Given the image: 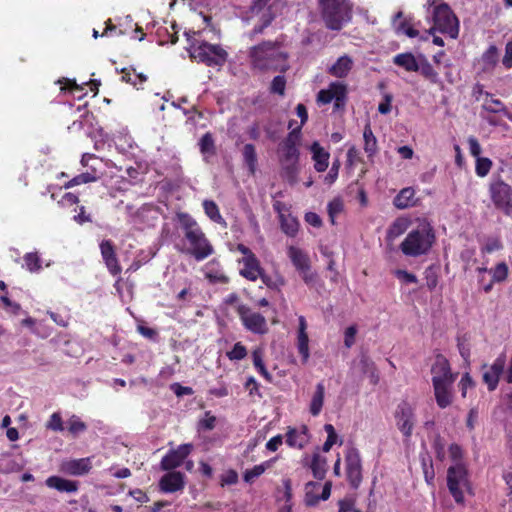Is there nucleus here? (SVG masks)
<instances>
[{"label":"nucleus","mask_w":512,"mask_h":512,"mask_svg":"<svg viewBox=\"0 0 512 512\" xmlns=\"http://www.w3.org/2000/svg\"><path fill=\"white\" fill-rule=\"evenodd\" d=\"M433 20L434 26L430 28V34L433 35L434 31H439L452 39L458 37L459 21L447 4H440L434 8Z\"/></svg>","instance_id":"9"},{"label":"nucleus","mask_w":512,"mask_h":512,"mask_svg":"<svg viewBox=\"0 0 512 512\" xmlns=\"http://www.w3.org/2000/svg\"><path fill=\"white\" fill-rule=\"evenodd\" d=\"M46 429L51 430L53 432H63V420L61 414L59 412H54L49 420L45 424Z\"/></svg>","instance_id":"48"},{"label":"nucleus","mask_w":512,"mask_h":512,"mask_svg":"<svg viewBox=\"0 0 512 512\" xmlns=\"http://www.w3.org/2000/svg\"><path fill=\"white\" fill-rule=\"evenodd\" d=\"M325 397V386L323 382H319L316 385L315 392L312 395L309 412L312 416H318L322 410Z\"/></svg>","instance_id":"28"},{"label":"nucleus","mask_w":512,"mask_h":512,"mask_svg":"<svg viewBox=\"0 0 512 512\" xmlns=\"http://www.w3.org/2000/svg\"><path fill=\"white\" fill-rule=\"evenodd\" d=\"M286 87V79L282 75H278L274 77V79L271 82L270 90L272 93H276L279 95H284Z\"/></svg>","instance_id":"56"},{"label":"nucleus","mask_w":512,"mask_h":512,"mask_svg":"<svg viewBox=\"0 0 512 512\" xmlns=\"http://www.w3.org/2000/svg\"><path fill=\"white\" fill-rule=\"evenodd\" d=\"M432 384L437 405L441 409H445L450 406L453 402L454 383H442L440 380H435Z\"/></svg>","instance_id":"18"},{"label":"nucleus","mask_w":512,"mask_h":512,"mask_svg":"<svg viewBox=\"0 0 512 512\" xmlns=\"http://www.w3.org/2000/svg\"><path fill=\"white\" fill-rule=\"evenodd\" d=\"M360 369L364 374L369 373L370 371L376 368L375 363L370 359L369 356L363 354L359 360Z\"/></svg>","instance_id":"63"},{"label":"nucleus","mask_w":512,"mask_h":512,"mask_svg":"<svg viewBox=\"0 0 512 512\" xmlns=\"http://www.w3.org/2000/svg\"><path fill=\"white\" fill-rule=\"evenodd\" d=\"M177 219L188 243V246L181 248L180 251L193 256L197 261L212 255L214 249L197 222L187 213H178Z\"/></svg>","instance_id":"1"},{"label":"nucleus","mask_w":512,"mask_h":512,"mask_svg":"<svg viewBox=\"0 0 512 512\" xmlns=\"http://www.w3.org/2000/svg\"><path fill=\"white\" fill-rule=\"evenodd\" d=\"M245 388L248 390L250 396H258L261 397V393L259 390V384L256 379L250 376L245 382Z\"/></svg>","instance_id":"61"},{"label":"nucleus","mask_w":512,"mask_h":512,"mask_svg":"<svg viewBox=\"0 0 512 512\" xmlns=\"http://www.w3.org/2000/svg\"><path fill=\"white\" fill-rule=\"evenodd\" d=\"M252 360L257 371L269 382L272 381V375L268 372L263 361V350L255 349L252 352Z\"/></svg>","instance_id":"38"},{"label":"nucleus","mask_w":512,"mask_h":512,"mask_svg":"<svg viewBox=\"0 0 512 512\" xmlns=\"http://www.w3.org/2000/svg\"><path fill=\"white\" fill-rule=\"evenodd\" d=\"M240 262L243 264L240 274L250 281H256L263 273L256 256L243 257Z\"/></svg>","instance_id":"23"},{"label":"nucleus","mask_w":512,"mask_h":512,"mask_svg":"<svg viewBox=\"0 0 512 512\" xmlns=\"http://www.w3.org/2000/svg\"><path fill=\"white\" fill-rule=\"evenodd\" d=\"M490 272L492 273L493 282H502L508 276V267L506 263L501 262L497 264L494 269L490 270Z\"/></svg>","instance_id":"52"},{"label":"nucleus","mask_w":512,"mask_h":512,"mask_svg":"<svg viewBox=\"0 0 512 512\" xmlns=\"http://www.w3.org/2000/svg\"><path fill=\"white\" fill-rule=\"evenodd\" d=\"M91 467L90 458L73 459L62 464L65 473L76 476L87 474Z\"/></svg>","instance_id":"24"},{"label":"nucleus","mask_w":512,"mask_h":512,"mask_svg":"<svg viewBox=\"0 0 512 512\" xmlns=\"http://www.w3.org/2000/svg\"><path fill=\"white\" fill-rule=\"evenodd\" d=\"M393 63L408 72H417L419 70V63L412 53L397 54L393 58Z\"/></svg>","instance_id":"29"},{"label":"nucleus","mask_w":512,"mask_h":512,"mask_svg":"<svg viewBox=\"0 0 512 512\" xmlns=\"http://www.w3.org/2000/svg\"><path fill=\"white\" fill-rule=\"evenodd\" d=\"M249 57L254 69L259 71H281L288 69L287 54L276 42L265 41L250 49Z\"/></svg>","instance_id":"2"},{"label":"nucleus","mask_w":512,"mask_h":512,"mask_svg":"<svg viewBox=\"0 0 512 512\" xmlns=\"http://www.w3.org/2000/svg\"><path fill=\"white\" fill-rule=\"evenodd\" d=\"M317 487H319V484L315 482H308L305 486L304 501L305 504L309 507L315 506L320 501L319 496L313 492V490Z\"/></svg>","instance_id":"44"},{"label":"nucleus","mask_w":512,"mask_h":512,"mask_svg":"<svg viewBox=\"0 0 512 512\" xmlns=\"http://www.w3.org/2000/svg\"><path fill=\"white\" fill-rule=\"evenodd\" d=\"M160 488L165 493H173L184 488V474L179 471L168 472L160 479Z\"/></svg>","instance_id":"21"},{"label":"nucleus","mask_w":512,"mask_h":512,"mask_svg":"<svg viewBox=\"0 0 512 512\" xmlns=\"http://www.w3.org/2000/svg\"><path fill=\"white\" fill-rule=\"evenodd\" d=\"M205 277L211 282V283H227L228 278L219 271H213L211 268V264L207 265L206 271H205Z\"/></svg>","instance_id":"53"},{"label":"nucleus","mask_w":512,"mask_h":512,"mask_svg":"<svg viewBox=\"0 0 512 512\" xmlns=\"http://www.w3.org/2000/svg\"><path fill=\"white\" fill-rule=\"evenodd\" d=\"M282 7V0H254L250 8V18L256 19L261 24L255 25L253 34L262 33L264 28L270 25Z\"/></svg>","instance_id":"8"},{"label":"nucleus","mask_w":512,"mask_h":512,"mask_svg":"<svg viewBox=\"0 0 512 512\" xmlns=\"http://www.w3.org/2000/svg\"><path fill=\"white\" fill-rule=\"evenodd\" d=\"M484 69H492L498 62V49L491 45L482 55Z\"/></svg>","instance_id":"41"},{"label":"nucleus","mask_w":512,"mask_h":512,"mask_svg":"<svg viewBox=\"0 0 512 512\" xmlns=\"http://www.w3.org/2000/svg\"><path fill=\"white\" fill-rule=\"evenodd\" d=\"M457 347H458L459 353H460L461 357L463 358V360L467 364H469L471 352H470L469 339L467 338L466 335L457 337Z\"/></svg>","instance_id":"46"},{"label":"nucleus","mask_w":512,"mask_h":512,"mask_svg":"<svg viewBox=\"0 0 512 512\" xmlns=\"http://www.w3.org/2000/svg\"><path fill=\"white\" fill-rule=\"evenodd\" d=\"M418 71H420V73L432 83L439 82L438 73L434 70V68L428 61L424 60L423 62H421L419 64Z\"/></svg>","instance_id":"45"},{"label":"nucleus","mask_w":512,"mask_h":512,"mask_svg":"<svg viewBox=\"0 0 512 512\" xmlns=\"http://www.w3.org/2000/svg\"><path fill=\"white\" fill-rule=\"evenodd\" d=\"M24 465L16 459H3L0 460V471L3 473L18 472L22 470Z\"/></svg>","instance_id":"47"},{"label":"nucleus","mask_w":512,"mask_h":512,"mask_svg":"<svg viewBox=\"0 0 512 512\" xmlns=\"http://www.w3.org/2000/svg\"><path fill=\"white\" fill-rule=\"evenodd\" d=\"M46 485L60 492H76L78 484L76 481L67 480L58 476H51L46 480Z\"/></svg>","instance_id":"27"},{"label":"nucleus","mask_w":512,"mask_h":512,"mask_svg":"<svg viewBox=\"0 0 512 512\" xmlns=\"http://www.w3.org/2000/svg\"><path fill=\"white\" fill-rule=\"evenodd\" d=\"M357 333V327L355 325H351L346 328L344 333V344L347 348L352 347L355 343V336Z\"/></svg>","instance_id":"59"},{"label":"nucleus","mask_w":512,"mask_h":512,"mask_svg":"<svg viewBox=\"0 0 512 512\" xmlns=\"http://www.w3.org/2000/svg\"><path fill=\"white\" fill-rule=\"evenodd\" d=\"M324 430L327 433V439L324 442L322 449L324 452H329L332 446L336 443L338 436L332 424H325Z\"/></svg>","instance_id":"51"},{"label":"nucleus","mask_w":512,"mask_h":512,"mask_svg":"<svg viewBox=\"0 0 512 512\" xmlns=\"http://www.w3.org/2000/svg\"><path fill=\"white\" fill-rule=\"evenodd\" d=\"M310 467L316 479L322 480L325 477L327 462L326 459L320 456L318 453L313 455Z\"/></svg>","instance_id":"36"},{"label":"nucleus","mask_w":512,"mask_h":512,"mask_svg":"<svg viewBox=\"0 0 512 512\" xmlns=\"http://www.w3.org/2000/svg\"><path fill=\"white\" fill-rule=\"evenodd\" d=\"M415 191L411 187L403 188L394 198L393 204L398 209H406L414 205Z\"/></svg>","instance_id":"30"},{"label":"nucleus","mask_w":512,"mask_h":512,"mask_svg":"<svg viewBox=\"0 0 512 512\" xmlns=\"http://www.w3.org/2000/svg\"><path fill=\"white\" fill-rule=\"evenodd\" d=\"M262 282L269 288H272V289H279L283 284H284V281L283 279L281 278H277V279H272L270 276L262 273L259 277Z\"/></svg>","instance_id":"62"},{"label":"nucleus","mask_w":512,"mask_h":512,"mask_svg":"<svg viewBox=\"0 0 512 512\" xmlns=\"http://www.w3.org/2000/svg\"><path fill=\"white\" fill-rule=\"evenodd\" d=\"M347 99V86L342 82H332L327 89H322L317 94V102L328 104L334 100L336 110L345 106Z\"/></svg>","instance_id":"12"},{"label":"nucleus","mask_w":512,"mask_h":512,"mask_svg":"<svg viewBox=\"0 0 512 512\" xmlns=\"http://www.w3.org/2000/svg\"><path fill=\"white\" fill-rule=\"evenodd\" d=\"M435 233L432 226L423 222L411 230L400 244L402 253L409 257L426 255L435 242Z\"/></svg>","instance_id":"4"},{"label":"nucleus","mask_w":512,"mask_h":512,"mask_svg":"<svg viewBox=\"0 0 512 512\" xmlns=\"http://www.w3.org/2000/svg\"><path fill=\"white\" fill-rule=\"evenodd\" d=\"M96 177L89 173V172H86V173H81L75 177H73L70 181H68L67 183L64 184V188L65 189H69L71 187H74V186H77V185H81V184H86V183H90V182H94L96 181Z\"/></svg>","instance_id":"43"},{"label":"nucleus","mask_w":512,"mask_h":512,"mask_svg":"<svg viewBox=\"0 0 512 512\" xmlns=\"http://www.w3.org/2000/svg\"><path fill=\"white\" fill-rule=\"evenodd\" d=\"M394 274L398 279H400L402 282H404L406 284L418 282L416 275H414L413 273H410L406 270L398 269L394 272Z\"/></svg>","instance_id":"58"},{"label":"nucleus","mask_w":512,"mask_h":512,"mask_svg":"<svg viewBox=\"0 0 512 512\" xmlns=\"http://www.w3.org/2000/svg\"><path fill=\"white\" fill-rule=\"evenodd\" d=\"M364 138V151L368 157H372L377 153V139L369 124H367L363 131Z\"/></svg>","instance_id":"34"},{"label":"nucleus","mask_w":512,"mask_h":512,"mask_svg":"<svg viewBox=\"0 0 512 512\" xmlns=\"http://www.w3.org/2000/svg\"><path fill=\"white\" fill-rule=\"evenodd\" d=\"M297 347L299 353L302 355L304 362L309 358V339L306 332H298Z\"/></svg>","instance_id":"49"},{"label":"nucleus","mask_w":512,"mask_h":512,"mask_svg":"<svg viewBox=\"0 0 512 512\" xmlns=\"http://www.w3.org/2000/svg\"><path fill=\"white\" fill-rule=\"evenodd\" d=\"M410 225V221L407 218H397L388 230V237L395 239L406 232Z\"/></svg>","instance_id":"39"},{"label":"nucleus","mask_w":512,"mask_h":512,"mask_svg":"<svg viewBox=\"0 0 512 512\" xmlns=\"http://www.w3.org/2000/svg\"><path fill=\"white\" fill-rule=\"evenodd\" d=\"M198 146L204 160L208 161L209 158L216 155V146L213 135L210 132L205 133L199 140Z\"/></svg>","instance_id":"31"},{"label":"nucleus","mask_w":512,"mask_h":512,"mask_svg":"<svg viewBox=\"0 0 512 512\" xmlns=\"http://www.w3.org/2000/svg\"><path fill=\"white\" fill-rule=\"evenodd\" d=\"M490 197L494 206L505 215L512 216V188L502 180L491 183Z\"/></svg>","instance_id":"10"},{"label":"nucleus","mask_w":512,"mask_h":512,"mask_svg":"<svg viewBox=\"0 0 512 512\" xmlns=\"http://www.w3.org/2000/svg\"><path fill=\"white\" fill-rule=\"evenodd\" d=\"M300 135L301 127L292 129L278 148L282 177L290 184L296 183L299 172V150L297 143L300 140Z\"/></svg>","instance_id":"3"},{"label":"nucleus","mask_w":512,"mask_h":512,"mask_svg":"<svg viewBox=\"0 0 512 512\" xmlns=\"http://www.w3.org/2000/svg\"><path fill=\"white\" fill-rule=\"evenodd\" d=\"M492 167V161L487 157H478L476 159L475 172L479 177H485Z\"/></svg>","instance_id":"50"},{"label":"nucleus","mask_w":512,"mask_h":512,"mask_svg":"<svg viewBox=\"0 0 512 512\" xmlns=\"http://www.w3.org/2000/svg\"><path fill=\"white\" fill-rule=\"evenodd\" d=\"M68 431L73 437H77L87 429V425L76 415H72L68 421Z\"/></svg>","instance_id":"40"},{"label":"nucleus","mask_w":512,"mask_h":512,"mask_svg":"<svg viewBox=\"0 0 512 512\" xmlns=\"http://www.w3.org/2000/svg\"><path fill=\"white\" fill-rule=\"evenodd\" d=\"M309 439V430L306 425H302L300 428L289 427L286 433V443L292 448H304L308 444Z\"/></svg>","instance_id":"20"},{"label":"nucleus","mask_w":512,"mask_h":512,"mask_svg":"<svg viewBox=\"0 0 512 512\" xmlns=\"http://www.w3.org/2000/svg\"><path fill=\"white\" fill-rule=\"evenodd\" d=\"M395 419L398 429L405 437H410L415 424V414L413 406L403 400L395 410Z\"/></svg>","instance_id":"14"},{"label":"nucleus","mask_w":512,"mask_h":512,"mask_svg":"<svg viewBox=\"0 0 512 512\" xmlns=\"http://www.w3.org/2000/svg\"><path fill=\"white\" fill-rule=\"evenodd\" d=\"M310 151L314 161V168L317 172H324L328 168L329 153L317 142H313Z\"/></svg>","instance_id":"25"},{"label":"nucleus","mask_w":512,"mask_h":512,"mask_svg":"<svg viewBox=\"0 0 512 512\" xmlns=\"http://www.w3.org/2000/svg\"><path fill=\"white\" fill-rule=\"evenodd\" d=\"M205 214L215 223L221 224L226 227V222L219 212L217 204L212 200H205L203 202Z\"/></svg>","instance_id":"35"},{"label":"nucleus","mask_w":512,"mask_h":512,"mask_svg":"<svg viewBox=\"0 0 512 512\" xmlns=\"http://www.w3.org/2000/svg\"><path fill=\"white\" fill-rule=\"evenodd\" d=\"M321 18L329 30L339 31L352 19L348 0H318Z\"/></svg>","instance_id":"5"},{"label":"nucleus","mask_w":512,"mask_h":512,"mask_svg":"<svg viewBox=\"0 0 512 512\" xmlns=\"http://www.w3.org/2000/svg\"><path fill=\"white\" fill-rule=\"evenodd\" d=\"M216 417L208 411L205 417L199 421V427L204 430H212L215 427Z\"/></svg>","instance_id":"60"},{"label":"nucleus","mask_w":512,"mask_h":512,"mask_svg":"<svg viewBox=\"0 0 512 512\" xmlns=\"http://www.w3.org/2000/svg\"><path fill=\"white\" fill-rule=\"evenodd\" d=\"M505 367V357L499 356L483 374V380L490 391L494 390L499 382V376Z\"/></svg>","instance_id":"22"},{"label":"nucleus","mask_w":512,"mask_h":512,"mask_svg":"<svg viewBox=\"0 0 512 512\" xmlns=\"http://www.w3.org/2000/svg\"><path fill=\"white\" fill-rule=\"evenodd\" d=\"M24 261L27 269L31 272L38 271L41 268L40 258L36 253H27L24 256Z\"/></svg>","instance_id":"54"},{"label":"nucleus","mask_w":512,"mask_h":512,"mask_svg":"<svg viewBox=\"0 0 512 512\" xmlns=\"http://www.w3.org/2000/svg\"><path fill=\"white\" fill-rule=\"evenodd\" d=\"M100 250L102 258L109 270L113 275H117L121 272V267L118 263V259L115 253L114 245L111 240H103L100 243Z\"/></svg>","instance_id":"19"},{"label":"nucleus","mask_w":512,"mask_h":512,"mask_svg":"<svg viewBox=\"0 0 512 512\" xmlns=\"http://www.w3.org/2000/svg\"><path fill=\"white\" fill-rule=\"evenodd\" d=\"M486 99L482 104V109L489 113H504L507 115V110L504 103L499 99L489 97V93H485Z\"/></svg>","instance_id":"37"},{"label":"nucleus","mask_w":512,"mask_h":512,"mask_svg":"<svg viewBox=\"0 0 512 512\" xmlns=\"http://www.w3.org/2000/svg\"><path fill=\"white\" fill-rule=\"evenodd\" d=\"M432 383L435 380H440L442 383H454L457 374H453L449 361L446 357L438 354L435 358V362L431 367Z\"/></svg>","instance_id":"17"},{"label":"nucleus","mask_w":512,"mask_h":512,"mask_svg":"<svg viewBox=\"0 0 512 512\" xmlns=\"http://www.w3.org/2000/svg\"><path fill=\"white\" fill-rule=\"evenodd\" d=\"M280 227L283 233L289 237H295L299 230V222L296 217L290 213L281 215L279 218Z\"/></svg>","instance_id":"32"},{"label":"nucleus","mask_w":512,"mask_h":512,"mask_svg":"<svg viewBox=\"0 0 512 512\" xmlns=\"http://www.w3.org/2000/svg\"><path fill=\"white\" fill-rule=\"evenodd\" d=\"M353 61L347 56H341L338 60L329 68L328 72L337 78H343L348 75L352 69Z\"/></svg>","instance_id":"26"},{"label":"nucleus","mask_w":512,"mask_h":512,"mask_svg":"<svg viewBox=\"0 0 512 512\" xmlns=\"http://www.w3.org/2000/svg\"><path fill=\"white\" fill-rule=\"evenodd\" d=\"M237 313L247 330L255 334H265L267 332L268 328L266 319L260 313L252 311L244 304L237 307Z\"/></svg>","instance_id":"13"},{"label":"nucleus","mask_w":512,"mask_h":512,"mask_svg":"<svg viewBox=\"0 0 512 512\" xmlns=\"http://www.w3.org/2000/svg\"><path fill=\"white\" fill-rule=\"evenodd\" d=\"M247 350L240 342L236 343L231 351L227 352L230 360H242L246 357Z\"/></svg>","instance_id":"55"},{"label":"nucleus","mask_w":512,"mask_h":512,"mask_svg":"<svg viewBox=\"0 0 512 512\" xmlns=\"http://www.w3.org/2000/svg\"><path fill=\"white\" fill-rule=\"evenodd\" d=\"M269 467L268 462L254 466L252 469H247L243 474V479L247 483H252L256 478L261 476Z\"/></svg>","instance_id":"42"},{"label":"nucleus","mask_w":512,"mask_h":512,"mask_svg":"<svg viewBox=\"0 0 512 512\" xmlns=\"http://www.w3.org/2000/svg\"><path fill=\"white\" fill-rule=\"evenodd\" d=\"M287 255L295 269L302 276L303 281L308 285L313 284L316 281L317 274L311 271L308 254L298 247L289 246L287 249Z\"/></svg>","instance_id":"11"},{"label":"nucleus","mask_w":512,"mask_h":512,"mask_svg":"<svg viewBox=\"0 0 512 512\" xmlns=\"http://www.w3.org/2000/svg\"><path fill=\"white\" fill-rule=\"evenodd\" d=\"M343 210V202L340 199H334L328 204V214L331 222L334 223V218Z\"/></svg>","instance_id":"57"},{"label":"nucleus","mask_w":512,"mask_h":512,"mask_svg":"<svg viewBox=\"0 0 512 512\" xmlns=\"http://www.w3.org/2000/svg\"><path fill=\"white\" fill-rule=\"evenodd\" d=\"M447 486L450 494L458 504L464 503L465 492L472 493L468 472L462 463H455L447 470Z\"/></svg>","instance_id":"7"},{"label":"nucleus","mask_w":512,"mask_h":512,"mask_svg":"<svg viewBox=\"0 0 512 512\" xmlns=\"http://www.w3.org/2000/svg\"><path fill=\"white\" fill-rule=\"evenodd\" d=\"M192 449V444H182L176 449L170 450L161 460V469L164 471H170L181 466L185 458L191 453Z\"/></svg>","instance_id":"16"},{"label":"nucleus","mask_w":512,"mask_h":512,"mask_svg":"<svg viewBox=\"0 0 512 512\" xmlns=\"http://www.w3.org/2000/svg\"><path fill=\"white\" fill-rule=\"evenodd\" d=\"M188 52L192 59L204 63L207 66H223L227 61L228 53L218 44H210L206 41L190 39Z\"/></svg>","instance_id":"6"},{"label":"nucleus","mask_w":512,"mask_h":512,"mask_svg":"<svg viewBox=\"0 0 512 512\" xmlns=\"http://www.w3.org/2000/svg\"><path fill=\"white\" fill-rule=\"evenodd\" d=\"M243 162L248 167L251 175L257 170V154L253 144H245L242 149Z\"/></svg>","instance_id":"33"},{"label":"nucleus","mask_w":512,"mask_h":512,"mask_svg":"<svg viewBox=\"0 0 512 512\" xmlns=\"http://www.w3.org/2000/svg\"><path fill=\"white\" fill-rule=\"evenodd\" d=\"M346 475L351 487L357 489L362 481V463L356 448H350L345 456Z\"/></svg>","instance_id":"15"},{"label":"nucleus","mask_w":512,"mask_h":512,"mask_svg":"<svg viewBox=\"0 0 512 512\" xmlns=\"http://www.w3.org/2000/svg\"><path fill=\"white\" fill-rule=\"evenodd\" d=\"M505 68H512V41H509L505 46V55L502 59Z\"/></svg>","instance_id":"64"}]
</instances>
